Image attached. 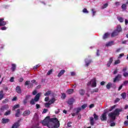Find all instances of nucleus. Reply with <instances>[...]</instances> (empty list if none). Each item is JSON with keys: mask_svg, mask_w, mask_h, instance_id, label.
<instances>
[{"mask_svg": "<svg viewBox=\"0 0 128 128\" xmlns=\"http://www.w3.org/2000/svg\"><path fill=\"white\" fill-rule=\"evenodd\" d=\"M48 112V109H44L42 114H46Z\"/></svg>", "mask_w": 128, "mask_h": 128, "instance_id": "nucleus-57", "label": "nucleus"}, {"mask_svg": "<svg viewBox=\"0 0 128 128\" xmlns=\"http://www.w3.org/2000/svg\"><path fill=\"white\" fill-rule=\"evenodd\" d=\"M36 108L37 109L40 108V106L38 104H36Z\"/></svg>", "mask_w": 128, "mask_h": 128, "instance_id": "nucleus-61", "label": "nucleus"}, {"mask_svg": "<svg viewBox=\"0 0 128 128\" xmlns=\"http://www.w3.org/2000/svg\"><path fill=\"white\" fill-rule=\"evenodd\" d=\"M125 24L126 25V24H128V20L126 19L125 20Z\"/></svg>", "mask_w": 128, "mask_h": 128, "instance_id": "nucleus-64", "label": "nucleus"}, {"mask_svg": "<svg viewBox=\"0 0 128 128\" xmlns=\"http://www.w3.org/2000/svg\"><path fill=\"white\" fill-rule=\"evenodd\" d=\"M16 92H18V94H20V92H22V90H20V86H16Z\"/></svg>", "mask_w": 128, "mask_h": 128, "instance_id": "nucleus-19", "label": "nucleus"}, {"mask_svg": "<svg viewBox=\"0 0 128 128\" xmlns=\"http://www.w3.org/2000/svg\"><path fill=\"white\" fill-rule=\"evenodd\" d=\"M101 120H106V112H104L100 117Z\"/></svg>", "mask_w": 128, "mask_h": 128, "instance_id": "nucleus-6", "label": "nucleus"}, {"mask_svg": "<svg viewBox=\"0 0 128 128\" xmlns=\"http://www.w3.org/2000/svg\"><path fill=\"white\" fill-rule=\"evenodd\" d=\"M10 114V110L7 111L5 114L4 116H8V114Z\"/></svg>", "mask_w": 128, "mask_h": 128, "instance_id": "nucleus-43", "label": "nucleus"}, {"mask_svg": "<svg viewBox=\"0 0 128 128\" xmlns=\"http://www.w3.org/2000/svg\"><path fill=\"white\" fill-rule=\"evenodd\" d=\"M1 30H6V26L2 27V28H1Z\"/></svg>", "mask_w": 128, "mask_h": 128, "instance_id": "nucleus-54", "label": "nucleus"}, {"mask_svg": "<svg viewBox=\"0 0 128 128\" xmlns=\"http://www.w3.org/2000/svg\"><path fill=\"white\" fill-rule=\"evenodd\" d=\"M108 3L104 4L102 7V8H108Z\"/></svg>", "mask_w": 128, "mask_h": 128, "instance_id": "nucleus-40", "label": "nucleus"}, {"mask_svg": "<svg viewBox=\"0 0 128 128\" xmlns=\"http://www.w3.org/2000/svg\"><path fill=\"white\" fill-rule=\"evenodd\" d=\"M123 76L125 77L128 76V72H124L123 74Z\"/></svg>", "mask_w": 128, "mask_h": 128, "instance_id": "nucleus-45", "label": "nucleus"}, {"mask_svg": "<svg viewBox=\"0 0 128 128\" xmlns=\"http://www.w3.org/2000/svg\"><path fill=\"white\" fill-rule=\"evenodd\" d=\"M110 36V34L106 33L103 36L104 40H106V38H108Z\"/></svg>", "mask_w": 128, "mask_h": 128, "instance_id": "nucleus-23", "label": "nucleus"}, {"mask_svg": "<svg viewBox=\"0 0 128 128\" xmlns=\"http://www.w3.org/2000/svg\"><path fill=\"white\" fill-rule=\"evenodd\" d=\"M126 4H124L122 6V10H126Z\"/></svg>", "mask_w": 128, "mask_h": 128, "instance_id": "nucleus-41", "label": "nucleus"}, {"mask_svg": "<svg viewBox=\"0 0 128 128\" xmlns=\"http://www.w3.org/2000/svg\"><path fill=\"white\" fill-rule=\"evenodd\" d=\"M8 102V100L5 99L4 100L2 101L3 104H6V102Z\"/></svg>", "mask_w": 128, "mask_h": 128, "instance_id": "nucleus-51", "label": "nucleus"}, {"mask_svg": "<svg viewBox=\"0 0 128 128\" xmlns=\"http://www.w3.org/2000/svg\"><path fill=\"white\" fill-rule=\"evenodd\" d=\"M10 122V120L8 119V118H4L2 120V124H6V122Z\"/></svg>", "mask_w": 128, "mask_h": 128, "instance_id": "nucleus-21", "label": "nucleus"}, {"mask_svg": "<svg viewBox=\"0 0 128 128\" xmlns=\"http://www.w3.org/2000/svg\"><path fill=\"white\" fill-rule=\"evenodd\" d=\"M83 12H84V14H88V10H86V8H84L82 10Z\"/></svg>", "mask_w": 128, "mask_h": 128, "instance_id": "nucleus-42", "label": "nucleus"}, {"mask_svg": "<svg viewBox=\"0 0 128 128\" xmlns=\"http://www.w3.org/2000/svg\"><path fill=\"white\" fill-rule=\"evenodd\" d=\"M114 42L111 41V42H108L106 43L105 46L107 48H108V46H114Z\"/></svg>", "mask_w": 128, "mask_h": 128, "instance_id": "nucleus-10", "label": "nucleus"}, {"mask_svg": "<svg viewBox=\"0 0 128 128\" xmlns=\"http://www.w3.org/2000/svg\"><path fill=\"white\" fill-rule=\"evenodd\" d=\"M50 94V91H48L44 94L45 96H48Z\"/></svg>", "mask_w": 128, "mask_h": 128, "instance_id": "nucleus-35", "label": "nucleus"}, {"mask_svg": "<svg viewBox=\"0 0 128 128\" xmlns=\"http://www.w3.org/2000/svg\"><path fill=\"white\" fill-rule=\"evenodd\" d=\"M124 56V54H120L118 57V58H122V56Z\"/></svg>", "mask_w": 128, "mask_h": 128, "instance_id": "nucleus-49", "label": "nucleus"}, {"mask_svg": "<svg viewBox=\"0 0 128 128\" xmlns=\"http://www.w3.org/2000/svg\"><path fill=\"white\" fill-rule=\"evenodd\" d=\"M118 20H119V22H124V18H122V17H118Z\"/></svg>", "mask_w": 128, "mask_h": 128, "instance_id": "nucleus-32", "label": "nucleus"}, {"mask_svg": "<svg viewBox=\"0 0 128 128\" xmlns=\"http://www.w3.org/2000/svg\"><path fill=\"white\" fill-rule=\"evenodd\" d=\"M120 64V60H116L115 61L114 64Z\"/></svg>", "mask_w": 128, "mask_h": 128, "instance_id": "nucleus-44", "label": "nucleus"}, {"mask_svg": "<svg viewBox=\"0 0 128 128\" xmlns=\"http://www.w3.org/2000/svg\"><path fill=\"white\" fill-rule=\"evenodd\" d=\"M30 114V111L28 110L24 112L23 113V116H29V114Z\"/></svg>", "mask_w": 128, "mask_h": 128, "instance_id": "nucleus-12", "label": "nucleus"}, {"mask_svg": "<svg viewBox=\"0 0 128 128\" xmlns=\"http://www.w3.org/2000/svg\"><path fill=\"white\" fill-rule=\"evenodd\" d=\"M120 78H122V75L118 74L114 80V82H118V80H120Z\"/></svg>", "mask_w": 128, "mask_h": 128, "instance_id": "nucleus-8", "label": "nucleus"}, {"mask_svg": "<svg viewBox=\"0 0 128 128\" xmlns=\"http://www.w3.org/2000/svg\"><path fill=\"white\" fill-rule=\"evenodd\" d=\"M122 32V27L118 25L117 26L116 30L114 31L112 34V36H118V32Z\"/></svg>", "mask_w": 128, "mask_h": 128, "instance_id": "nucleus-3", "label": "nucleus"}, {"mask_svg": "<svg viewBox=\"0 0 128 128\" xmlns=\"http://www.w3.org/2000/svg\"><path fill=\"white\" fill-rule=\"evenodd\" d=\"M110 126H116V123L112 122L110 124Z\"/></svg>", "mask_w": 128, "mask_h": 128, "instance_id": "nucleus-56", "label": "nucleus"}, {"mask_svg": "<svg viewBox=\"0 0 128 128\" xmlns=\"http://www.w3.org/2000/svg\"><path fill=\"white\" fill-rule=\"evenodd\" d=\"M50 104L49 102L48 103H46L45 104V106L46 108H50Z\"/></svg>", "mask_w": 128, "mask_h": 128, "instance_id": "nucleus-46", "label": "nucleus"}, {"mask_svg": "<svg viewBox=\"0 0 128 128\" xmlns=\"http://www.w3.org/2000/svg\"><path fill=\"white\" fill-rule=\"evenodd\" d=\"M43 126H46L49 128H60V121L56 118H50L47 116L42 122Z\"/></svg>", "mask_w": 128, "mask_h": 128, "instance_id": "nucleus-1", "label": "nucleus"}, {"mask_svg": "<svg viewBox=\"0 0 128 128\" xmlns=\"http://www.w3.org/2000/svg\"><path fill=\"white\" fill-rule=\"evenodd\" d=\"M60 112V110L58 109L55 111V114H58Z\"/></svg>", "mask_w": 128, "mask_h": 128, "instance_id": "nucleus-60", "label": "nucleus"}, {"mask_svg": "<svg viewBox=\"0 0 128 128\" xmlns=\"http://www.w3.org/2000/svg\"><path fill=\"white\" fill-rule=\"evenodd\" d=\"M18 80L20 82H24V78H20Z\"/></svg>", "mask_w": 128, "mask_h": 128, "instance_id": "nucleus-58", "label": "nucleus"}, {"mask_svg": "<svg viewBox=\"0 0 128 128\" xmlns=\"http://www.w3.org/2000/svg\"><path fill=\"white\" fill-rule=\"evenodd\" d=\"M112 82L108 83L106 85V88H108V90H110L112 87Z\"/></svg>", "mask_w": 128, "mask_h": 128, "instance_id": "nucleus-25", "label": "nucleus"}, {"mask_svg": "<svg viewBox=\"0 0 128 128\" xmlns=\"http://www.w3.org/2000/svg\"><path fill=\"white\" fill-rule=\"evenodd\" d=\"M93 116L95 120H98V116L96 115V114H94Z\"/></svg>", "mask_w": 128, "mask_h": 128, "instance_id": "nucleus-30", "label": "nucleus"}, {"mask_svg": "<svg viewBox=\"0 0 128 128\" xmlns=\"http://www.w3.org/2000/svg\"><path fill=\"white\" fill-rule=\"evenodd\" d=\"M4 18L0 19V26H4L6 24V22L4 21Z\"/></svg>", "mask_w": 128, "mask_h": 128, "instance_id": "nucleus-9", "label": "nucleus"}, {"mask_svg": "<svg viewBox=\"0 0 128 128\" xmlns=\"http://www.w3.org/2000/svg\"><path fill=\"white\" fill-rule=\"evenodd\" d=\"M64 72H66V70H62L59 74L58 75V78L62 76V74H64Z\"/></svg>", "mask_w": 128, "mask_h": 128, "instance_id": "nucleus-15", "label": "nucleus"}, {"mask_svg": "<svg viewBox=\"0 0 128 128\" xmlns=\"http://www.w3.org/2000/svg\"><path fill=\"white\" fill-rule=\"evenodd\" d=\"M16 64H12V72H14V70H16Z\"/></svg>", "mask_w": 128, "mask_h": 128, "instance_id": "nucleus-27", "label": "nucleus"}, {"mask_svg": "<svg viewBox=\"0 0 128 128\" xmlns=\"http://www.w3.org/2000/svg\"><path fill=\"white\" fill-rule=\"evenodd\" d=\"M94 104H91L89 108H94Z\"/></svg>", "mask_w": 128, "mask_h": 128, "instance_id": "nucleus-59", "label": "nucleus"}, {"mask_svg": "<svg viewBox=\"0 0 128 128\" xmlns=\"http://www.w3.org/2000/svg\"><path fill=\"white\" fill-rule=\"evenodd\" d=\"M35 102H36V101H34V100L32 99V100H30V104H36Z\"/></svg>", "mask_w": 128, "mask_h": 128, "instance_id": "nucleus-39", "label": "nucleus"}, {"mask_svg": "<svg viewBox=\"0 0 128 128\" xmlns=\"http://www.w3.org/2000/svg\"><path fill=\"white\" fill-rule=\"evenodd\" d=\"M74 93V89H69L67 90L66 94H72Z\"/></svg>", "mask_w": 128, "mask_h": 128, "instance_id": "nucleus-18", "label": "nucleus"}, {"mask_svg": "<svg viewBox=\"0 0 128 128\" xmlns=\"http://www.w3.org/2000/svg\"><path fill=\"white\" fill-rule=\"evenodd\" d=\"M52 74V69H51L48 72L47 74H48V76H50V75Z\"/></svg>", "mask_w": 128, "mask_h": 128, "instance_id": "nucleus-37", "label": "nucleus"}, {"mask_svg": "<svg viewBox=\"0 0 128 128\" xmlns=\"http://www.w3.org/2000/svg\"><path fill=\"white\" fill-rule=\"evenodd\" d=\"M74 102V98H71L68 100V104H72Z\"/></svg>", "mask_w": 128, "mask_h": 128, "instance_id": "nucleus-11", "label": "nucleus"}, {"mask_svg": "<svg viewBox=\"0 0 128 128\" xmlns=\"http://www.w3.org/2000/svg\"><path fill=\"white\" fill-rule=\"evenodd\" d=\"M8 105H5L1 108L0 112H4V110H8Z\"/></svg>", "mask_w": 128, "mask_h": 128, "instance_id": "nucleus-13", "label": "nucleus"}, {"mask_svg": "<svg viewBox=\"0 0 128 128\" xmlns=\"http://www.w3.org/2000/svg\"><path fill=\"white\" fill-rule=\"evenodd\" d=\"M32 94L34 96H36V90H34L33 92H32Z\"/></svg>", "mask_w": 128, "mask_h": 128, "instance_id": "nucleus-62", "label": "nucleus"}, {"mask_svg": "<svg viewBox=\"0 0 128 128\" xmlns=\"http://www.w3.org/2000/svg\"><path fill=\"white\" fill-rule=\"evenodd\" d=\"M79 93L81 96H84V90L81 89L79 90Z\"/></svg>", "mask_w": 128, "mask_h": 128, "instance_id": "nucleus-26", "label": "nucleus"}, {"mask_svg": "<svg viewBox=\"0 0 128 128\" xmlns=\"http://www.w3.org/2000/svg\"><path fill=\"white\" fill-rule=\"evenodd\" d=\"M124 84L125 86H126V84H128V80L124 82Z\"/></svg>", "mask_w": 128, "mask_h": 128, "instance_id": "nucleus-63", "label": "nucleus"}, {"mask_svg": "<svg viewBox=\"0 0 128 128\" xmlns=\"http://www.w3.org/2000/svg\"><path fill=\"white\" fill-rule=\"evenodd\" d=\"M116 108V105L112 106L111 107V109L110 110V112H112V110H114V108Z\"/></svg>", "mask_w": 128, "mask_h": 128, "instance_id": "nucleus-52", "label": "nucleus"}, {"mask_svg": "<svg viewBox=\"0 0 128 128\" xmlns=\"http://www.w3.org/2000/svg\"><path fill=\"white\" fill-rule=\"evenodd\" d=\"M30 83V81H26L25 82V86H28V88H32L33 86V84H34V82H36V80H32L31 81Z\"/></svg>", "mask_w": 128, "mask_h": 128, "instance_id": "nucleus-5", "label": "nucleus"}, {"mask_svg": "<svg viewBox=\"0 0 128 128\" xmlns=\"http://www.w3.org/2000/svg\"><path fill=\"white\" fill-rule=\"evenodd\" d=\"M88 106V104H84L82 106V110H84V108H86Z\"/></svg>", "mask_w": 128, "mask_h": 128, "instance_id": "nucleus-38", "label": "nucleus"}, {"mask_svg": "<svg viewBox=\"0 0 128 128\" xmlns=\"http://www.w3.org/2000/svg\"><path fill=\"white\" fill-rule=\"evenodd\" d=\"M112 58H110L109 61L108 62L107 64V66H110V64H112Z\"/></svg>", "mask_w": 128, "mask_h": 128, "instance_id": "nucleus-22", "label": "nucleus"}, {"mask_svg": "<svg viewBox=\"0 0 128 128\" xmlns=\"http://www.w3.org/2000/svg\"><path fill=\"white\" fill-rule=\"evenodd\" d=\"M20 110H18L16 114V116L17 118H18V116H20Z\"/></svg>", "mask_w": 128, "mask_h": 128, "instance_id": "nucleus-33", "label": "nucleus"}, {"mask_svg": "<svg viewBox=\"0 0 128 128\" xmlns=\"http://www.w3.org/2000/svg\"><path fill=\"white\" fill-rule=\"evenodd\" d=\"M18 126H20V123L17 122L13 124L12 128H18Z\"/></svg>", "mask_w": 128, "mask_h": 128, "instance_id": "nucleus-14", "label": "nucleus"}, {"mask_svg": "<svg viewBox=\"0 0 128 128\" xmlns=\"http://www.w3.org/2000/svg\"><path fill=\"white\" fill-rule=\"evenodd\" d=\"M121 96H122V98L124 100H126V93L123 92L121 94Z\"/></svg>", "mask_w": 128, "mask_h": 128, "instance_id": "nucleus-24", "label": "nucleus"}, {"mask_svg": "<svg viewBox=\"0 0 128 128\" xmlns=\"http://www.w3.org/2000/svg\"><path fill=\"white\" fill-rule=\"evenodd\" d=\"M40 96H42V93H38L36 94V95L35 96V98H34V102H38V100H40Z\"/></svg>", "mask_w": 128, "mask_h": 128, "instance_id": "nucleus-7", "label": "nucleus"}, {"mask_svg": "<svg viewBox=\"0 0 128 128\" xmlns=\"http://www.w3.org/2000/svg\"><path fill=\"white\" fill-rule=\"evenodd\" d=\"M82 110V108H80V107L76 108L74 110V112H76V114H78V112H80Z\"/></svg>", "mask_w": 128, "mask_h": 128, "instance_id": "nucleus-16", "label": "nucleus"}, {"mask_svg": "<svg viewBox=\"0 0 128 128\" xmlns=\"http://www.w3.org/2000/svg\"><path fill=\"white\" fill-rule=\"evenodd\" d=\"M87 86H90L92 88L96 86V81L95 78L92 79L90 82H88Z\"/></svg>", "mask_w": 128, "mask_h": 128, "instance_id": "nucleus-4", "label": "nucleus"}, {"mask_svg": "<svg viewBox=\"0 0 128 128\" xmlns=\"http://www.w3.org/2000/svg\"><path fill=\"white\" fill-rule=\"evenodd\" d=\"M66 94L63 93V94H62V96H61V98H62L63 100L64 99V98H66Z\"/></svg>", "mask_w": 128, "mask_h": 128, "instance_id": "nucleus-36", "label": "nucleus"}, {"mask_svg": "<svg viewBox=\"0 0 128 128\" xmlns=\"http://www.w3.org/2000/svg\"><path fill=\"white\" fill-rule=\"evenodd\" d=\"M20 108V105H19V104L15 105V106L12 108V110H16V108Z\"/></svg>", "mask_w": 128, "mask_h": 128, "instance_id": "nucleus-29", "label": "nucleus"}, {"mask_svg": "<svg viewBox=\"0 0 128 128\" xmlns=\"http://www.w3.org/2000/svg\"><path fill=\"white\" fill-rule=\"evenodd\" d=\"M54 101H55L54 98H52V100H50L49 101L48 103L52 104L54 102Z\"/></svg>", "mask_w": 128, "mask_h": 128, "instance_id": "nucleus-31", "label": "nucleus"}, {"mask_svg": "<svg viewBox=\"0 0 128 128\" xmlns=\"http://www.w3.org/2000/svg\"><path fill=\"white\" fill-rule=\"evenodd\" d=\"M14 77H12L10 78V82H14Z\"/></svg>", "mask_w": 128, "mask_h": 128, "instance_id": "nucleus-48", "label": "nucleus"}, {"mask_svg": "<svg viewBox=\"0 0 128 128\" xmlns=\"http://www.w3.org/2000/svg\"><path fill=\"white\" fill-rule=\"evenodd\" d=\"M92 16H94L96 14V10H94V9L92 10Z\"/></svg>", "mask_w": 128, "mask_h": 128, "instance_id": "nucleus-47", "label": "nucleus"}, {"mask_svg": "<svg viewBox=\"0 0 128 128\" xmlns=\"http://www.w3.org/2000/svg\"><path fill=\"white\" fill-rule=\"evenodd\" d=\"M4 91L3 90L0 91V100H2V98H4Z\"/></svg>", "mask_w": 128, "mask_h": 128, "instance_id": "nucleus-17", "label": "nucleus"}, {"mask_svg": "<svg viewBox=\"0 0 128 128\" xmlns=\"http://www.w3.org/2000/svg\"><path fill=\"white\" fill-rule=\"evenodd\" d=\"M90 124L91 126H94V120L92 117L90 118Z\"/></svg>", "mask_w": 128, "mask_h": 128, "instance_id": "nucleus-20", "label": "nucleus"}, {"mask_svg": "<svg viewBox=\"0 0 128 128\" xmlns=\"http://www.w3.org/2000/svg\"><path fill=\"white\" fill-rule=\"evenodd\" d=\"M126 70H128V68H124L122 70V72H126Z\"/></svg>", "mask_w": 128, "mask_h": 128, "instance_id": "nucleus-55", "label": "nucleus"}, {"mask_svg": "<svg viewBox=\"0 0 128 128\" xmlns=\"http://www.w3.org/2000/svg\"><path fill=\"white\" fill-rule=\"evenodd\" d=\"M34 120H38V114H34Z\"/></svg>", "mask_w": 128, "mask_h": 128, "instance_id": "nucleus-34", "label": "nucleus"}, {"mask_svg": "<svg viewBox=\"0 0 128 128\" xmlns=\"http://www.w3.org/2000/svg\"><path fill=\"white\" fill-rule=\"evenodd\" d=\"M38 126H39L38 123L36 125H34V128H41L40 127H38Z\"/></svg>", "mask_w": 128, "mask_h": 128, "instance_id": "nucleus-53", "label": "nucleus"}, {"mask_svg": "<svg viewBox=\"0 0 128 128\" xmlns=\"http://www.w3.org/2000/svg\"><path fill=\"white\" fill-rule=\"evenodd\" d=\"M72 122H68V124H67V126H68V128H70V126H72Z\"/></svg>", "mask_w": 128, "mask_h": 128, "instance_id": "nucleus-50", "label": "nucleus"}, {"mask_svg": "<svg viewBox=\"0 0 128 128\" xmlns=\"http://www.w3.org/2000/svg\"><path fill=\"white\" fill-rule=\"evenodd\" d=\"M85 62H86V66H88L90 65V62H92V60H89L88 62L86 60Z\"/></svg>", "mask_w": 128, "mask_h": 128, "instance_id": "nucleus-28", "label": "nucleus"}, {"mask_svg": "<svg viewBox=\"0 0 128 128\" xmlns=\"http://www.w3.org/2000/svg\"><path fill=\"white\" fill-rule=\"evenodd\" d=\"M120 112H122V110L116 108L113 112L110 113L108 114V116L112 120H116V116L120 115Z\"/></svg>", "mask_w": 128, "mask_h": 128, "instance_id": "nucleus-2", "label": "nucleus"}]
</instances>
